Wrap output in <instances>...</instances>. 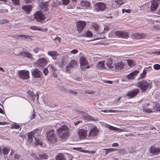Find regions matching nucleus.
Listing matches in <instances>:
<instances>
[{
	"label": "nucleus",
	"mask_w": 160,
	"mask_h": 160,
	"mask_svg": "<svg viewBox=\"0 0 160 160\" xmlns=\"http://www.w3.org/2000/svg\"><path fill=\"white\" fill-rule=\"evenodd\" d=\"M92 26H93L94 29L96 31L98 30V25L94 23L93 25H92Z\"/></svg>",
	"instance_id": "obj_53"
},
{
	"label": "nucleus",
	"mask_w": 160,
	"mask_h": 160,
	"mask_svg": "<svg viewBox=\"0 0 160 160\" xmlns=\"http://www.w3.org/2000/svg\"><path fill=\"white\" fill-rule=\"evenodd\" d=\"M94 8L97 11H102L106 8V4L103 2H98L94 4Z\"/></svg>",
	"instance_id": "obj_8"
},
{
	"label": "nucleus",
	"mask_w": 160,
	"mask_h": 160,
	"mask_svg": "<svg viewBox=\"0 0 160 160\" xmlns=\"http://www.w3.org/2000/svg\"><path fill=\"white\" fill-rule=\"evenodd\" d=\"M14 4L16 5H19L20 4V0H12Z\"/></svg>",
	"instance_id": "obj_44"
},
{
	"label": "nucleus",
	"mask_w": 160,
	"mask_h": 160,
	"mask_svg": "<svg viewBox=\"0 0 160 160\" xmlns=\"http://www.w3.org/2000/svg\"><path fill=\"white\" fill-rule=\"evenodd\" d=\"M152 83L151 81L143 80L138 82V87L142 92H145L148 89L149 90L152 88Z\"/></svg>",
	"instance_id": "obj_3"
},
{
	"label": "nucleus",
	"mask_w": 160,
	"mask_h": 160,
	"mask_svg": "<svg viewBox=\"0 0 160 160\" xmlns=\"http://www.w3.org/2000/svg\"><path fill=\"white\" fill-rule=\"evenodd\" d=\"M150 152L154 155H157L160 152V148H155L153 146L151 147L150 149Z\"/></svg>",
	"instance_id": "obj_19"
},
{
	"label": "nucleus",
	"mask_w": 160,
	"mask_h": 160,
	"mask_svg": "<svg viewBox=\"0 0 160 160\" xmlns=\"http://www.w3.org/2000/svg\"><path fill=\"white\" fill-rule=\"evenodd\" d=\"M127 62L128 64L130 67H132L133 66V61L131 60H128Z\"/></svg>",
	"instance_id": "obj_46"
},
{
	"label": "nucleus",
	"mask_w": 160,
	"mask_h": 160,
	"mask_svg": "<svg viewBox=\"0 0 160 160\" xmlns=\"http://www.w3.org/2000/svg\"><path fill=\"white\" fill-rule=\"evenodd\" d=\"M115 2L117 5L119 6L124 3V0H115Z\"/></svg>",
	"instance_id": "obj_37"
},
{
	"label": "nucleus",
	"mask_w": 160,
	"mask_h": 160,
	"mask_svg": "<svg viewBox=\"0 0 160 160\" xmlns=\"http://www.w3.org/2000/svg\"><path fill=\"white\" fill-rule=\"evenodd\" d=\"M29 72L28 70H21L19 71V78L22 80H27L29 78Z\"/></svg>",
	"instance_id": "obj_7"
},
{
	"label": "nucleus",
	"mask_w": 160,
	"mask_h": 160,
	"mask_svg": "<svg viewBox=\"0 0 160 160\" xmlns=\"http://www.w3.org/2000/svg\"><path fill=\"white\" fill-rule=\"evenodd\" d=\"M40 50V48H35L33 49V51L36 53H37Z\"/></svg>",
	"instance_id": "obj_59"
},
{
	"label": "nucleus",
	"mask_w": 160,
	"mask_h": 160,
	"mask_svg": "<svg viewBox=\"0 0 160 160\" xmlns=\"http://www.w3.org/2000/svg\"><path fill=\"white\" fill-rule=\"evenodd\" d=\"M48 54L52 57L56 56L57 55V53L56 51H49L48 52Z\"/></svg>",
	"instance_id": "obj_32"
},
{
	"label": "nucleus",
	"mask_w": 160,
	"mask_h": 160,
	"mask_svg": "<svg viewBox=\"0 0 160 160\" xmlns=\"http://www.w3.org/2000/svg\"><path fill=\"white\" fill-rule=\"evenodd\" d=\"M78 52V50L76 49H74L71 51V53L72 54H76Z\"/></svg>",
	"instance_id": "obj_54"
},
{
	"label": "nucleus",
	"mask_w": 160,
	"mask_h": 160,
	"mask_svg": "<svg viewBox=\"0 0 160 160\" xmlns=\"http://www.w3.org/2000/svg\"><path fill=\"white\" fill-rule=\"evenodd\" d=\"M9 22V21L6 19H3L0 21V24H3L5 23H8Z\"/></svg>",
	"instance_id": "obj_41"
},
{
	"label": "nucleus",
	"mask_w": 160,
	"mask_h": 160,
	"mask_svg": "<svg viewBox=\"0 0 160 160\" xmlns=\"http://www.w3.org/2000/svg\"><path fill=\"white\" fill-rule=\"evenodd\" d=\"M31 156L33 157L35 159H38V157H37L36 154L35 153H31Z\"/></svg>",
	"instance_id": "obj_57"
},
{
	"label": "nucleus",
	"mask_w": 160,
	"mask_h": 160,
	"mask_svg": "<svg viewBox=\"0 0 160 160\" xmlns=\"http://www.w3.org/2000/svg\"><path fill=\"white\" fill-rule=\"evenodd\" d=\"M152 109L154 111H160V105H154L152 107Z\"/></svg>",
	"instance_id": "obj_34"
},
{
	"label": "nucleus",
	"mask_w": 160,
	"mask_h": 160,
	"mask_svg": "<svg viewBox=\"0 0 160 160\" xmlns=\"http://www.w3.org/2000/svg\"><path fill=\"white\" fill-rule=\"evenodd\" d=\"M139 92V89L138 88H136L131 90L126 94V96L132 98L137 95Z\"/></svg>",
	"instance_id": "obj_13"
},
{
	"label": "nucleus",
	"mask_w": 160,
	"mask_h": 160,
	"mask_svg": "<svg viewBox=\"0 0 160 160\" xmlns=\"http://www.w3.org/2000/svg\"><path fill=\"white\" fill-rule=\"evenodd\" d=\"M114 34L118 38L127 39L129 37V35L127 32L122 31H115Z\"/></svg>",
	"instance_id": "obj_9"
},
{
	"label": "nucleus",
	"mask_w": 160,
	"mask_h": 160,
	"mask_svg": "<svg viewBox=\"0 0 160 160\" xmlns=\"http://www.w3.org/2000/svg\"><path fill=\"white\" fill-rule=\"evenodd\" d=\"M70 63H69L68 65L67 66L66 68V71L67 72H68V73H70Z\"/></svg>",
	"instance_id": "obj_47"
},
{
	"label": "nucleus",
	"mask_w": 160,
	"mask_h": 160,
	"mask_svg": "<svg viewBox=\"0 0 160 160\" xmlns=\"http://www.w3.org/2000/svg\"><path fill=\"white\" fill-rule=\"evenodd\" d=\"M25 1L27 3H29L33 2L34 0H25Z\"/></svg>",
	"instance_id": "obj_61"
},
{
	"label": "nucleus",
	"mask_w": 160,
	"mask_h": 160,
	"mask_svg": "<svg viewBox=\"0 0 160 160\" xmlns=\"http://www.w3.org/2000/svg\"><path fill=\"white\" fill-rule=\"evenodd\" d=\"M22 9L24 10L27 14H28L32 11V7L31 5H23L22 6Z\"/></svg>",
	"instance_id": "obj_22"
},
{
	"label": "nucleus",
	"mask_w": 160,
	"mask_h": 160,
	"mask_svg": "<svg viewBox=\"0 0 160 160\" xmlns=\"http://www.w3.org/2000/svg\"><path fill=\"white\" fill-rule=\"evenodd\" d=\"M83 117L85 120L88 121H92L94 120L92 116L87 114H84Z\"/></svg>",
	"instance_id": "obj_30"
},
{
	"label": "nucleus",
	"mask_w": 160,
	"mask_h": 160,
	"mask_svg": "<svg viewBox=\"0 0 160 160\" xmlns=\"http://www.w3.org/2000/svg\"><path fill=\"white\" fill-rule=\"evenodd\" d=\"M40 135V130L39 129H37L29 132L28 135V140L32 142L33 140V138L34 139L39 138Z\"/></svg>",
	"instance_id": "obj_5"
},
{
	"label": "nucleus",
	"mask_w": 160,
	"mask_h": 160,
	"mask_svg": "<svg viewBox=\"0 0 160 160\" xmlns=\"http://www.w3.org/2000/svg\"><path fill=\"white\" fill-rule=\"evenodd\" d=\"M77 63L75 60H73L71 62V67H75L77 66Z\"/></svg>",
	"instance_id": "obj_36"
},
{
	"label": "nucleus",
	"mask_w": 160,
	"mask_h": 160,
	"mask_svg": "<svg viewBox=\"0 0 160 160\" xmlns=\"http://www.w3.org/2000/svg\"><path fill=\"white\" fill-rule=\"evenodd\" d=\"M122 12L123 13H124V12L130 13V10L129 9H122Z\"/></svg>",
	"instance_id": "obj_55"
},
{
	"label": "nucleus",
	"mask_w": 160,
	"mask_h": 160,
	"mask_svg": "<svg viewBox=\"0 0 160 160\" xmlns=\"http://www.w3.org/2000/svg\"><path fill=\"white\" fill-rule=\"evenodd\" d=\"M114 66L116 72H118L123 69L124 64L122 61H120L115 63Z\"/></svg>",
	"instance_id": "obj_16"
},
{
	"label": "nucleus",
	"mask_w": 160,
	"mask_h": 160,
	"mask_svg": "<svg viewBox=\"0 0 160 160\" xmlns=\"http://www.w3.org/2000/svg\"><path fill=\"white\" fill-rule=\"evenodd\" d=\"M32 76L34 78H42V73L38 69L35 68L33 70H32L31 72Z\"/></svg>",
	"instance_id": "obj_12"
},
{
	"label": "nucleus",
	"mask_w": 160,
	"mask_h": 160,
	"mask_svg": "<svg viewBox=\"0 0 160 160\" xmlns=\"http://www.w3.org/2000/svg\"><path fill=\"white\" fill-rule=\"evenodd\" d=\"M18 56L26 57L30 58H32V55L28 52H22L17 55Z\"/></svg>",
	"instance_id": "obj_21"
},
{
	"label": "nucleus",
	"mask_w": 160,
	"mask_h": 160,
	"mask_svg": "<svg viewBox=\"0 0 160 160\" xmlns=\"http://www.w3.org/2000/svg\"><path fill=\"white\" fill-rule=\"evenodd\" d=\"M112 60L110 58H108L107 59V61L106 62V65L107 66L110 68H112L113 66L112 65Z\"/></svg>",
	"instance_id": "obj_26"
},
{
	"label": "nucleus",
	"mask_w": 160,
	"mask_h": 160,
	"mask_svg": "<svg viewBox=\"0 0 160 160\" xmlns=\"http://www.w3.org/2000/svg\"><path fill=\"white\" fill-rule=\"evenodd\" d=\"M30 28L32 30H34L41 31L43 32H46L48 30L47 28L42 29L40 28L35 26L31 27Z\"/></svg>",
	"instance_id": "obj_27"
},
{
	"label": "nucleus",
	"mask_w": 160,
	"mask_h": 160,
	"mask_svg": "<svg viewBox=\"0 0 160 160\" xmlns=\"http://www.w3.org/2000/svg\"><path fill=\"white\" fill-rule=\"evenodd\" d=\"M69 0H62V3L63 4L66 5L69 2Z\"/></svg>",
	"instance_id": "obj_43"
},
{
	"label": "nucleus",
	"mask_w": 160,
	"mask_h": 160,
	"mask_svg": "<svg viewBox=\"0 0 160 160\" xmlns=\"http://www.w3.org/2000/svg\"><path fill=\"white\" fill-rule=\"evenodd\" d=\"M43 72L45 75H47L48 72V71L47 68H45L43 69Z\"/></svg>",
	"instance_id": "obj_51"
},
{
	"label": "nucleus",
	"mask_w": 160,
	"mask_h": 160,
	"mask_svg": "<svg viewBox=\"0 0 160 160\" xmlns=\"http://www.w3.org/2000/svg\"><path fill=\"white\" fill-rule=\"evenodd\" d=\"M153 54H156V55H160V50L156 52H152Z\"/></svg>",
	"instance_id": "obj_62"
},
{
	"label": "nucleus",
	"mask_w": 160,
	"mask_h": 160,
	"mask_svg": "<svg viewBox=\"0 0 160 160\" xmlns=\"http://www.w3.org/2000/svg\"><path fill=\"white\" fill-rule=\"evenodd\" d=\"M56 160H65L63 154L62 153H58L56 157Z\"/></svg>",
	"instance_id": "obj_29"
},
{
	"label": "nucleus",
	"mask_w": 160,
	"mask_h": 160,
	"mask_svg": "<svg viewBox=\"0 0 160 160\" xmlns=\"http://www.w3.org/2000/svg\"><path fill=\"white\" fill-rule=\"evenodd\" d=\"M87 127L90 128V132L88 135L89 138H93L98 135L99 131L95 125L93 124H88L85 126V128L87 129Z\"/></svg>",
	"instance_id": "obj_4"
},
{
	"label": "nucleus",
	"mask_w": 160,
	"mask_h": 160,
	"mask_svg": "<svg viewBox=\"0 0 160 160\" xmlns=\"http://www.w3.org/2000/svg\"><path fill=\"white\" fill-rule=\"evenodd\" d=\"M84 36L88 37H91L92 36V34L91 32L88 31L84 34Z\"/></svg>",
	"instance_id": "obj_38"
},
{
	"label": "nucleus",
	"mask_w": 160,
	"mask_h": 160,
	"mask_svg": "<svg viewBox=\"0 0 160 160\" xmlns=\"http://www.w3.org/2000/svg\"><path fill=\"white\" fill-rule=\"evenodd\" d=\"M48 158V155L46 153H43L39 154H38V160H42L44 159H47Z\"/></svg>",
	"instance_id": "obj_28"
},
{
	"label": "nucleus",
	"mask_w": 160,
	"mask_h": 160,
	"mask_svg": "<svg viewBox=\"0 0 160 160\" xmlns=\"http://www.w3.org/2000/svg\"><path fill=\"white\" fill-rule=\"evenodd\" d=\"M72 1L73 5L71 6V8H73L75 7V5L76 4L77 0H72Z\"/></svg>",
	"instance_id": "obj_45"
},
{
	"label": "nucleus",
	"mask_w": 160,
	"mask_h": 160,
	"mask_svg": "<svg viewBox=\"0 0 160 160\" xmlns=\"http://www.w3.org/2000/svg\"><path fill=\"white\" fill-rule=\"evenodd\" d=\"M145 36L144 34L142 33H134L132 35V38H134L137 39H139L144 38Z\"/></svg>",
	"instance_id": "obj_18"
},
{
	"label": "nucleus",
	"mask_w": 160,
	"mask_h": 160,
	"mask_svg": "<svg viewBox=\"0 0 160 160\" xmlns=\"http://www.w3.org/2000/svg\"><path fill=\"white\" fill-rule=\"evenodd\" d=\"M86 26V23L85 21H79L77 24V29L78 33H80L82 30L85 28Z\"/></svg>",
	"instance_id": "obj_14"
},
{
	"label": "nucleus",
	"mask_w": 160,
	"mask_h": 160,
	"mask_svg": "<svg viewBox=\"0 0 160 160\" xmlns=\"http://www.w3.org/2000/svg\"><path fill=\"white\" fill-rule=\"evenodd\" d=\"M61 40L60 38L57 36L55 41H56V43H59L60 42Z\"/></svg>",
	"instance_id": "obj_58"
},
{
	"label": "nucleus",
	"mask_w": 160,
	"mask_h": 160,
	"mask_svg": "<svg viewBox=\"0 0 160 160\" xmlns=\"http://www.w3.org/2000/svg\"><path fill=\"white\" fill-rule=\"evenodd\" d=\"M57 37V36H56V35L55 34H52L51 36V38L52 39H54V40H55Z\"/></svg>",
	"instance_id": "obj_63"
},
{
	"label": "nucleus",
	"mask_w": 160,
	"mask_h": 160,
	"mask_svg": "<svg viewBox=\"0 0 160 160\" xmlns=\"http://www.w3.org/2000/svg\"><path fill=\"white\" fill-rule=\"evenodd\" d=\"M35 142H34L35 144L36 145H42V143L40 140H39V138H36V139H35Z\"/></svg>",
	"instance_id": "obj_39"
},
{
	"label": "nucleus",
	"mask_w": 160,
	"mask_h": 160,
	"mask_svg": "<svg viewBox=\"0 0 160 160\" xmlns=\"http://www.w3.org/2000/svg\"><path fill=\"white\" fill-rule=\"evenodd\" d=\"M59 139L62 141H65L69 135V129L66 125H63L57 130Z\"/></svg>",
	"instance_id": "obj_1"
},
{
	"label": "nucleus",
	"mask_w": 160,
	"mask_h": 160,
	"mask_svg": "<svg viewBox=\"0 0 160 160\" xmlns=\"http://www.w3.org/2000/svg\"><path fill=\"white\" fill-rule=\"evenodd\" d=\"M139 72L138 70H134L133 72L128 74L127 77L130 79H132L134 78L135 76Z\"/></svg>",
	"instance_id": "obj_20"
},
{
	"label": "nucleus",
	"mask_w": 160,
	"mask_h": 160,
	"mask_svg": "<svg viewBox=\"0 0 160 160\" xmlns=\"http://www.w3.org/2000/svg\"><path fill=\"white\" fill-rule=\"evenodd\" d=\"M80 5L82 8H86L89 7L90 6V3L89 2L87 1H82Z\"/></svg>",
	"instance_id": "obj_24"
},
{
	"label": "nucleus",
	"mask_w": 160,
	"mask_h": 160,
	"mask_svg": "<svg viewBox=\"0 0 160 160\" xmlns=\"http://www.w3.org/2000/svg\"><path fill=\"white\" fill-rule=\"evenodd\" d=\"M52 70V72H55L56 70V69L52 65H50L49 66Z\"/></svg>",
	"instance_id": "obj_60"
},
{
	"label": "nucleus",
	"mask_w": 160,
	"mask_h": 160,
	"mask_svg": "<svg viewBox=\"0 0 160 160\" xmlns=\"http://www.w3.org/2000/svg\"><path fill=\"white\" fill-rule=\"evenodd\" d=\"M47 61L44 58H40L37 60V64L38 67H43L47 63Z\"/></svg>",
	"instance_id": "obj_17"
},
{
	"label": "nucleus",
	"mask_w": 160,
	"mask_h": 160,
	"mask_svg": "<svg viewBox=\"0 0 160 160\" xmlns=\"http://www.w3.org/2000/svg\"><path fill=\"white\" fill-rule=\"evenodd\" d=\"M152 107L149 103L145 104L142 105L143 111L145 113H151L154 111L152 109Z\"/></svg>",
	"instance_id": "obj_10"
},
{
	"label": "nucleus",
	"mask_w": 160,
	"mask_h": 160,
	"mask_svg": "<svg viewBox=\"0 0 160 160\" xmlns=\"http://www.w3.org/2000/svg\"><path fill=\"white\" fill-rule=\"evenodd\" d=\"M28 95L31 98L33 101L35 99V96L32 92L31 91H28Z\"/></svg>",
	"instance_id": "obj_35"
},
{
	"label": "nucleus",
	"mask_w": 160,
	"mask_h": 160,
	"mask_svg": "<svg viewBox=\"0 0 160 160\" xmlns=\"http://www.w3.org/2000/svg\"><path fill=\"white\" fill-rule=\"evenodd\" d=\"M154 68L156 70H158L160 69V65L159 64H155L153 66Z\"/></svg>",
	"instance_id": "obj_42"
},
{
	"label": "nucleus",
	"mask_w": 160,
	"mask_h": 160,
	"mask_svg": "<svg viewBox=\"0 0 160 160\" xmlns=\"http://www.w3.org/2000/svg\"><path fill=\"white\" fill-rule=\"evenodd\" d=\"M13 128L15 129H18L20 128V126L18 124H15L13 126Z\"/></svg>",
	"instance_id": "obj_64"
},
{
	"label": "nucleus",
	"mask_w": 160,
	"mask_h": 160,
	"mask_svg": "<svg viewBox=\"0 0 160 160\" xmlns=\"http://www.w3.org/2000/svg\"><path fill=\"white\" fill-rule=\"evenodd\" d=\"M109 29V28L108 25H106L104 26V31L105 32H107L108 31Z\"/></svg>",
	"instance_id": "obj_52"
},
{
	"label": "nucleus",
	"mask_w": 160,
	"mask_h": 160,
	"mask_svg": "<svg viewBox=\"0 0 160 160\" xmlns=\"http://www.w3.org/2000/svg\"><path fill=\"white\" fill-rule=\"evenodd\" d=\"M158 2L155 1H153L151 2V10L152 11L156 10L158 7Z\"/></svg>",
	"instance_id": "obj_23"
},
{
	"label": "nucleus",
	"mask_w": 160,
	"mask_h": 160,
	"mask_svg": "<svg viewBox=\"0 0 160 160\" xmlns=\"http://www.w3.org/2000/svg\"><path fill=\"white\" fill-rule=\"evenodd\" d=\"M9 151V150L7 148H4L2 149V153L4 155L7 154Z\"/></svg>",
	"instance_id": "obj_40"
},
{
	"label": "nucleus",
	"mask_w": 160,
	"mask_h": 160,
	"mask_svg": "<svg viewBox=\"0 0 160 160\" xmlns=\"http://www.w3.org/2000/svg\"><path fill=\"white\" fill-rule=\"evenodd\" d=\"M88 130L85 129H79L78 132V134L80 138L84 139L86 138L87 136Z\"/></svg>",
	"instance_id": "obj_11"
},
{
	"label": "nucleus",
	"mask_w": 160,
	"mask_h": 160,
	"mask_svg": "<svg viewBox=\"0 0 160 160\" xmlns=\"http://www.w3.org/2000/svg\"><path fill=\"white\" fill-rule=\"evenodd\" d=\"M80 62L81 66V67L82 70L85 69L86 68H89V66H87L86 68H82L84 66L88 64V62L85 57H81L80 58Z\"/></svg>",
	"instance_id": "obj_15"
},
{
	"label": "nucleus",
	"mask_w": 160,
	"mask_h": 160,
	"mask_svg": "<svg viewBox=\"0 0 160 160\" xmlns=\"http://www.w3.org/2000/svg\"><path fill=\"white\" fill-rule=\"evenodd\" d=\"M104 61H101L98 62L97 65L96 67L98 69H102L105 68Z\"/></svg>",
	"instance_id": "obj_25"
},
{
	"label": "nucleus",
	"mask_w": 160,
	"mask_h": 160,
	"mask_svg": "<svg viewBox=\"0 0 160 160\" xmlns=\"http://www.w3.org/2000/svg\"><path fill=\"white\" fill-rule=\"evenodd\" d=\"M147 73L146 70H145L144 69L143 70V72L141 73L140 75V78H144L146 76V74Z\"/></svg>",
	"instance_id": "obj_33"
},
{
	"label": "nucleus",
	"mask_w": 160,
	"mask_h": 160,
	"mask_svg": "<svg viewBox=\"0 0 160 160\" xmlns=\"http://www.w3.org/2000/svg\"><path fill=\"white\" fill-rule=\"evenodd\" d=\"M103 150H106L105 152V154L106 155H107L109 152H111V151L109 149V148H104L103 149Z\"/></svg>",
	"instance_id": "obj_56"
},
{
	"label": "nucleus",
	"mask_w": 160,
	"mask_h": 160,
	"mask_svg": "<svg viewBox=\"0 0 160 160\" xmlns=\"http://www.w3.org/2000/svg\"><path fill=\"white\" fill-rule=\"evenodd\" d=\"M153 28L154 30H160V26L158 25L154 26L153 27Z\"/></svg>",
	"instance_id": "obj_50"
},
{
	"label": "nucleus",
	"mask_w": 160,
	"mask_h": 160,
	"mask_svg": "<svg viewBox=\"0 0 160 160\" xmlns=\"http://www.w3.org/2000/svg\"><path fill=\"white\" fill-rule=\"evenodd\" d=\"M34 19H36L37 22L41 23L45 22L44 21L45 20L46 18L41 11L37 12L34 14Z\"/></svg>",
	"instance_id": "obj_6"
},
{
	"label": "nucleus",
	"mask_w": 160,
	"mask_h": 160,
	"mask_svg": "<svg viewBox=\"0 0 160 160\" xmlns=\"http://www.w3.org/2000/svg\"><path fill=\"white\" fill-rule=\"evenodd\" d=\"M20 157V155L19 154H15L14 155V157L13 158V160H17L19 159Z\"/></svg>",
	"instance_id": "obj_48"
},
{
	"label": "nucleus",
	"mask_w": 160,
	"mask_h": 160,
	"mask_svg": "<svg viewBox=\"0 0 160 160\" xmlns=\"http://www.w3.org/2000/svg\"><path fill=\"white\" fill-rule=\"evenodd\" d=\"M47 138L48 141L51 143L56 142L58 140V137L54 129H50L46 132Z\"/></svg>",
	"instance_id": "obj_2"
},
{
	"label": "nucleus",
	"mask_w": 160,
	"mask_h": 160,
	"mask_svg": "<svg viewBox=\"0 0 160 160\" xmlns=\"http://www.w3.org/2000/svg\"><path fill=\"white\" fill-rule=\"evenodd\" d=\"M20 37L21 38L23 37L25 38H29L30 39V37H31V36H29L28 35H19Z\"/></svg>",
	"instance_id": "obj_49"
},
{
	"label": "nucleus",
	"mask_w": 160,
	"mask_h": 160,
	"mask_svg": "<svg viewBox=\"0 0 160 160\" xmlns=\"http://www.w3.org/2000/svg\"><path fill=\"white\" fill-rule=\"evenodd\" d=\"M107 127L108 128L112 130L118 131L119 129L118 128L115 127L108 124L107 125Z\"/></svg>",
	"instance_id": "obj_31"
}]
</instances>
